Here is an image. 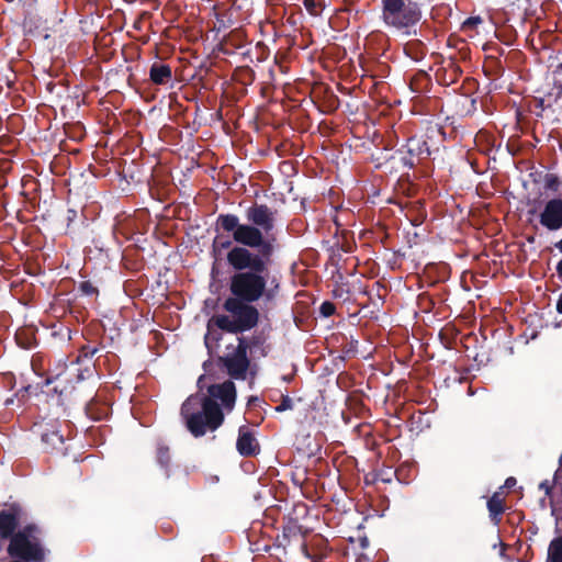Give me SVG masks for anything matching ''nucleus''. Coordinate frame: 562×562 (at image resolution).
<instances>
[{
  "label": "nucleus",
  "instance_id": "e433bc0d",
  "mask_svg": "<svg viewBox=\"0 0 562 562\" xmlns=\"http://www.w3.org/2000/svg\"><path fill=\"white\" fill-rule=\"evenodd\" d=\"M558 278L562 281V259L558 261L555 266Z\"/></svg>",
  "mask_w": 562,
  "mask_h": 562
},
{
  "label": "nucleus",
  "instance_id": "c9c22d12",
  "mask_svg": "<svg viewBox=\"0 0 562 562\" xmlns=\"http://www.w3.org/2000/svg\"><path fill=\"white\" fill-rule=\"evenodd\" d=\"M517 481L514 476H509L505 480L504 486L507 488H512L516 485Z\"/></svg>",
  "mask_w": 562,
  "mask_h": 562
},
{
  "label": "nucleus",
  "instance_id": "49530a36",
  "mask_svg": "<svg viewBox=\"0 0 562 562\" xmlns=\"http://www.w3.org/2000/svg\"><path fill=\"white\" fill-rule=\"evenodd\" d=\"M527 241L528 243H533L535 241V237L533 236H528L527 237Z\"/></svg>",
  "mask_w": 562,
  "mask_h": 562
},
{
  "label": "nucleus",
  "instance_id": "f8f14e48",
  "mask_svg": "<svg viewBox=\"0 0 562 562\" xmlns=\"http://www.w3.org/2000/svg\"><path fill=\"white\" fill-rule=\"evenodd\" d=\"M236 449L243 457H255L260 452V446L256 437L245 426L239 428Z\"/></svg>",
  "mask_w": 562,
  "mask_h": 562
},
{
  "label": "nucleus",
  "instance_id": "c756f323",
  "mask_svg": "<svg viewBox=\"0 0 562 562\" xmlns=\"http://www.w3.org/2000/svg\"><path fill=\"white\" fill-rule=\"evenodd\" d=\"M482 22H483V19L479 15L470 16L464 21L463 27L464 29H474L476 25L481 24Z\"/></svg>",
  "mask_w": 562,
  "mask_h": 562
},
{
  "label": "nucleus",
  "instance_id": "1a4fd4ad",
  "mask_svg": "<svg viewBox=\"0 0 562 562\" xmlns=\"http://www.w3.org/2000/svg\"><path fill=\"white\" fill-rule=\"evenodd\" d=\"M248 342L246 338H238V345L232 353L220 357L218 361L226 369L227 374L234 380H245L250 367L248 358Z\"/></svg>",
  "mask_w": 562,
  "mask_h": 562
},
{
  "label": "nucleus",
  "instance_id": "a18cd8bd",
  "mask_svg": "<svg viewBox=\"0 0 562 562\" xmlns=\"http://www.w3.org/2000/svg\"><path fill=\"white\" fill-rule=\"evenodd\" d=\"M367 544H368L367 538L362 539L361 540V546L364 548Z\"/></svg>",
  "mask_w": 562,
  "mask_h": 562
},
{
  "label": "nucleus",
  "instance_id": "393cba45",
  "mask_svg": "<svg viewBox=\"0 0 562 562\" xmlns=\"http://www.w3.org/2000/svg\"><path fill=\"white\" fill-rule=\"evenodd\" d=\"M303 4L311 15H318L319 3L316 0H303Z\"/></svg>",
  "mask_w": 562,
  "mask_h": 562
},
{
  "label": "nucleus",
  "instance_id": "423d86ee",
  "mask_svg": "<svg viewBox=\"0 0 562 562\" xmlns=\"http://www.w3.org/2000/svg\"><path fill=\"white\" fill-rule=\"evenodd\" d=\"M533 102L537 116H543L544 112L555 116L562 115V63L553 70L552 87L542 95L536 97Z\"/></svg>",
  "mask_w": 562,
  "mask_h": 562
},
{
  "label": "nucleus",
  "instance_id": "4be33fe9",
  "mask_svg": "<svg viewBox=\"0 0 562 562\" xmlns=\"http://www.w3.org/2000/svg\"><path fill=\"white\" fill-rule=\"evenodd\" d=\"M78 291L81 295L87 297H93L94 300L99 296V289L91 281H81L78 284Z\"/></svg>",
  "mask_w": 562,
  "mask_h": 562
},
{
  "label": "nucleus",
  "instance_id": "72a5a7b5",
  "mask_svg": "<svg viewBox=\"0 0 562 562\" xmlns=\"http://www.w3.org/2000/svg\"><path fill=\"white\" fill-rule=\"evenodd\" d=\"M3 380H4V382L7 383V385L10 389L14 387V385H15V376H14L13 373H11V372L4 373L3 374Z\"/></svg>",
  "mask_w": 562,
  "mask_h": 562
},
{
  "label": "nucleus",
  "instance_id": "0eeeda50",
  "mask_svg": "<svg viewBox=\"0 0 562 562\" xmlns=\"http://www.w3.org/2000/svg\"><path fill=\"white\" fill-rule=\"evenodd\" d=\"M431 155L428 142L423 136L413 135L406 143L395 150L391 159H398L404 169H414Z\"/></svg>",
  "mask_w": 562,
  "mask_h": 562
},
{
  "label": "nucleus",
  "instance_id": "79ce46f5",
  "mask_svg": "<svg viewBox=\"0 0 562 562\" xmlns=\"http://www.w3.org/2000/svg\"><path fill=\"white\" fill-rule=\"evenodd\" d=\"M14 397H16L15 395L11 396V397H8L5 401H4V406H10L13 404L14 402Z\"/></svg>",
  "mask_w": 562,
  "mask_h": 562
},
{
  "label": "nucleus",
  "instance_id": "7c9ffc66",
  "mask_svg": "<svg viewBox=\"0 0 562 562\" xmlns=\"http://www.w3.org/2000/svg\"><path fill=\"white\" fill-rule=\"evenodd\" d=\"M419 81H429V77L425 71H420L414 77L413 81L411 82V87L413 90L419 91V88H414V85L418 83Z\"/></svg>",
  "mask_w": 562,
  "mask_h": 562
},
{
  "label": "nucleus",
  "instance_id": "f704fd0d",
  "mask_svg": "<svg viewBox=\"0 0 562 562\" xmlns=\"http://www.w3.org/2000/svg\"><path fill=\"white\" fill-rule=\"evenodd\" d=\"M539 488L540 490H543L546 495H550L551 494V491H552V485L550 484V482L548 480H544L542 481L540 484H539Z\"/></svg>",
  "mask_w": 562,
  "mask_h": 562
},
{
  "label": "nucleus",
  "instance_id": "a19ab883",
  "mask_svg": "<svg viewBox=\"0 0 562 562\" xmlns=\"http://www.w3.org/2000/svg\"><path fill=\"white\" fill-rule=\"evenodd\" d=\"M341 249L345 251V252H351L352 251V245L350 243H346L341 246Z\"/></svg>",
  "mask_w": 562,
  "mask_h": 562
},
{
  "label": "nucleus",
  "instance_id": "6ab92c4d",
  "mask_svg": "<svg viewBox=\"0 0 562 562\" xmlns=\"http://www.w3.org/2000/svg\"><path fill=\"white\" fill-rule=\"evenodd\" d=\"M156 459L158 464L168 471L171 461L169 447L164 443H159L156 450Z\"/></svg>",
  "mask_w": 562,
  "mask_h": 562
},
{
  "label": "nucleus",
  "instance_id": "20e7f679",
  "mask_svg": "<svg viewBox=\"0 0 562 562\" xmlns=\"http://www.w3.org/2000/svg\"><path fill=\"white\" fill-rule=\"evenodd\" d=\"M380 18L387 30L415 36L423 19V3L419 0H381Z\"/></svg>",
  "mask_w": 562,
  "mask_h": 562
},
{
  "label": "nucleus",
  "instance_id": "473e14b6",
  "mask_svg": "<svg viewBox=\"0 0 562 562\" xmlns=\"http://www.w3.org/2000/svg\"><path fill=\"white\" fill-rule=\"evenodd\" d=\"M98 351L97 347H91L89 345L83 346L80 350L81 355L86 358L92 357Z\"/></svg>",
  "mask_w": 562,
  "mask_h": 562
},
{
  "label": "nucleus",
  "instance_id": "09e8293b",
  "mask_svg": "<svg viewBox=\"0 0 562 562\" xmlns=\"http://www.w3.org/2000/svg\"><path fill=\"white\" fill-rule=\"evenodd\" d=\"M92 402L93 400H91V402L87 404V409H90Z\"/></svg>",
  "mask_w": 562,
  "mask_h": 562
},
{
  "label": "nucleus",
  "instance_id": "ea45409f",
  "mask_svg": "<svg viewBox=\"0 0 562 562\" xmlns=\"http://www.w3.org/2000/svg\"><path fill=\"white\" fill-rule=\"evenodd\" d=\"M55 13V19L57 20L56 22H54L53 26L50 27L52 31H56V24H60L63 22V19L61 18H58V12L55 10L54 11Z\"/></svg>",
  "mask_w": 562,
  "mask_h": 562
},
{
  "label": "nucleus",
  "instance_id": "c85d7f7f",
  "mask_svg": "<svg viewBox=\"0 0 562 562\" xmlns=\"http://www.w3.org/2000/svg\"><path fill=\"white\" fill-rule=\"evenodd\" d=\"M33 386L31 384L24 385L19 390L15 396H18L21 402H25L29 398Z\"/></svg>",
  "mask_w": 562,
  "mask_h": 562
},
{
  "label": "nucleus",
  "instance_id": "aec40b11",
  "mask_svg": "<svg viewBox=\"0 0 562 562\" xmlns=\"http://www.w3.org/2000/svg\"><path fill=\"white\" fill-rule=\"evenodd\" d=\"M562 181L555 173L548 172L543 178V187L547 191L558 193L561 189Z\"/></svg>",
  "mask_w": 562,
  "mask_h": 562
},
{
  "label": "nucleus",
  "instance_id": "dca6fc26",
  "mask_svg": "<svg viewBox=\"0 0 562 562\" xmlns=\"http://www.w3.org/2000/svg\"><path fill=\"white\" fill-rule=\"evenodd\" d=\"M15 341L18 346L23 349H33L37 345L35 330L30 327L18 329L15 333Z\"/></svg>",
  "mask_w": 562,
  "mask_h": 562
},
{
  "label": "nucleus",
  "instance_id": "6e6552de",
  "mask_svg": "<svg viewBox=\"0 0 562 562\" xmlns=\"http://www.w3.org/2000/svg\"><path fill=\"white\" fill-rule=\"evenodd\" d=\"M535 214L539 226L547 233L562 231V196H553L543 201L539 210H529Z\"/></svg>",
  "mask_w": 562,
  "mask_h": 562
},
{
  "label": "nucleus",
  "instance_id": "b1692460",
  "mask_svg": "<svg viewBox=\"0 0 562 562\" xmlns=\"http://www.w3.org/2000/svg\"><path fill=\"white\" fill-rule=\"evenodd\" d=\"M336 306L330 301H324L319 306V313L323 317H330L335 314Z\"/></svg>",
  "mask_w": 562,
  "mask_h": 562
},
{
  "label": "nucleus",
  "instance_id": "9d476101",
  "mask_svg": "<svg viewBox=\"0 0 562 562\" xmlns=\"http://www.w3.org/2000/svg\"><path fill=\"white\" fill-rule=\"evenodd\" d=\"M207 397L215 402L220 400L222 406L227 411H232L236 401V387L233 381L227 380L221 384H211L207 387Z\"/></svg>",
  "mask_w": 562,
  "mask_h": 562
},
{
  "label": "nucleus",
  "instance_id": "4468645a",
  "mask_svg": "<svg viewBox=\"0 0 562 562\" xmlns=\"http://www.w3.org/2000/svg\"><path fill=\"white\" fill-rule=\"evenodd\" d=\"M403 52L412 60L420 61L427 55L428 49H427L426 44L423 41H420L418 38H413V40L407 41L403 45Z\"/></svg>",
  "mask_w": 562,
  "mask_h": 562
},
{
  "label": "nucleus",
  "instance_id": "cd10ccee",
  "mask_svg": "<svg viewBox=\"0 0 562 562\" xmlns=\"http://www.w3.org/2000/svg\"><path fill=\"white\" fill-rule=\"evenodd\" d=\"M78 217V212L74 209H67L64 221L66 222V228H69L71 223H74Z\"/></svg>",
  "mask_w": 562,
  "mask_h": 562
},
{
  "label": "nucleus",
  "instance_id": "412c9836",
  "mask_svg": "<svg viewBox=\"0 0 562 562\" xmlns=\"http://www.w3.org/2000/svg\"><path fill=\"white\" fill-rule=\"evenodd\" d=\"M445 76H448L449 83H453L462 75L461 67L453 59H449L447 66L443 68Z\"/></svg>",
  "mask_w": 562,
  "mask_h": 562
},
{
  "label": "nucleus",
  "instance_id": "37998d69",
  "mask_svg": "<svg viewBox=\"0 0 562 562\" xmlns=\"http://www.w3.org/2000/svg\"><path fill=\"white\" fill-rule=\"evenodd\" d=\"M259 398L257 396H251L248 401V405H254L256 402H258Z\"/></svg>",
  "mask_w": 562,
  "mask_h": 562
},
{
  "label": "nucleus",
  "instance_id": "de8ad7c7",
  "mask_svg": "<svg viewBox=\"0 0 562 562\" xmlns=\"http://www.w3.org/2000/svg\"><path fill=\"white\" fill-rule=\"evenodd\" d=\"M53 382V380L50 378H47L46 381H45V384L48 385Z\"/></svg>",
  "mask_w": 562,
  "mask_h": 562
},
{
  "label": "nucleus",
  "instance_id": "5701e85b",
  "mask_svg": "<svg viewBox=\"0 0 562 562\" xmlns=\"http://www.w3.org/2000/svg\"><path fill=\"white\" fill-rule=\"evenodd\" d=\"M293 407H294L293 400L286 394H281L280 404L274 409L278 413H282L285 411H291V409H293Z\"/></svg>",
  "mask_w": 562,
  "mask_h": 562
},
{
  "label": "nucleus",
  "instance_id": "2f4dec72",
  "mask_svg": "<svg viewBox=\"0 0 562 562\" xmlns=\"http://www.w3.org/2000/svg\"><path fill=\"white\" fill-rule=\"evenodd\" d=\"M300 531V527L296 525L288 526L283 528V538H289L290 536H295Z\"/></svg>",
  "mask_w": 562,
  "mask_h": 562
},
{
  "label": "nucleus",
  "instance_id": "f3484780",
  "mask_svg": "<svg viewBox=\"0 0 562 562\" xmlns=\"http://www.w3.org/2000/svg\"><path fill=\"white\" fill-rule=\"evenodd\" d=\"M487 509L490 516L496 522L499 521V516L505 512L504 498L501 497L499 492H495L487 501Z\"/></svg>",
  "mask_w": 562,
  "mask_h": 562
},
{
  "label": "nucleus",
  "instance_id": "ddd939ff",
  "mask_svg": "<svg viewBox=\"0 0 562 562\" xmlns=\"http://www.w3.org/2000/svg\"><path fill=\"white\" fill-rule=\"evenodd\" d=\"M149 79L155 85H167L172 80L171 67L167 64L154 63L149 69Z\"/></svg>",
  "mask_w": 562,
  "mask_h": 562
},
{
  "label": "nucleus",
  "instance_id": "4c0bfd02",
  "mask_svg": "<svg viewBox=\"0 0 562 562\" xmlns=\"http://www.w3.org/2000/svg\"><path fill=\"white\" fill-rule=\"evenodd\" d=\"M261 344V338L259 336H254L251 339H250V342L248 344L249 347L251 346H258Z\"/></svg>",
  "mask_w": 562,
  "mask_h": 562
},
{
  "label": "nucleus",
  "instance_id": "9b49d317",
  "mask_svg": "<svg viewBox=\"0 0 562 562\" xmlns=\"http://www.w3.org/2000/svg\"><path fill=\"white\" fill-rule=\"evenodd\" d=\"M19 527V508L12 506L10 509L0 510V539L11 540Z\"/></svg>",
  "mask_w": 562,
  "mask_h": 562
},
{
  "label": "nucleus",
  "instance_id": "7ed1b4c3",
  "mask_svg": "<svg viewBox=\"0 0 562 562\" xmlns=\"http://www.w3.org/2000/svg\"><path fill=\"white\" fill-rule=\"evenodd\" d=\"M180 415L188 431L195 438L215 431L225 419L221 405L201 393L190 395L182 403Z\"/></svg>",
  "mask_w": 562,
  "mask_h": 562
},
{
  "label": "nucleus",
  "instance_id": "c03bdc74",
  "mask_svg": "<svg viewBox=\"0 0 562 562\" xmlns=\"http://www.w3.org/2000/svg\"><path fill=\"white\" fill-rule=\"evenodd\" d=\"M302 549H303V551H304V553H305V555H306V557L312 558V559H315V557H312V555L308 553V550H307L306 544H303V546H302Z\"/></svg>",
  "mask_w": 562,
  "mask_h": 562
},
{
  "label": "nucleus",
  "instance_id": "39448f33",
  "mask_svg": "<svg viewBox=\"0 0 562 562\" xmlns=\"http://www.w3.org/2000/svg\"><path fill=\"white\" fill-rule=\"evenodd\" d=\"M12 559L31 562H44L46 550L44 548L41 529L35 524H30L15 532L7 548Z\"/></svg>",
  "mask_w": 562,
  "mask_h": 562
},
{
  "label": "nucleus",
  "instance_id": "f257e3e1",
  "mask_svg": "<svg viewBox=\"0 0 562 562\" xmlns=\"http://www.w3.org/2000/svg\"><path fill=\"white\" fill-rule=\"evenodd\" d=\"M276 241H271L255 252H238L244 259L236 262L229 257L233 274L229 277V296L224 301L223 308L229 313L213 317L214 324L229 334H241L255 328L260 319L259 310L254 303L276 299L279 283L271 278V265L276 254Z\"/></svg>",
  "mask_w": 562,
  "mask_h": 562
},
{
  "label": "nucleus",
  "instance_id": "2eb2a0df",
  "mask_svg": "<svg viewBox=\"0 0 562 562\" xmlns=\"http://www.w3.org/2000/svg\"><path fill=\"white\" fill-rule=\"evenodd\" d=\"M41 440L46 452L59 451L64 446V436L55 429L43 431Z\"/></svg>",
  "mask_w": 562,
  "mask_h": 562
},
{
  "label": "nucleus",
  "instance_id": "58836bf2",
  "mask_svg": "<svg viewBox=\"0 0 562 562\" xmlns=\"http://www.w3.org/2000/svg\"><path fill=\"white\" fill-rule=\"evenodd\" d=\"M555 310L559 314H562V293L558 297Z\"/></svg>",
  "mask_w": 562,
  "mask_h": 562
},
{
  "label": "nucleus",
  "instance_id": "bb28decb",
  "mask_svg": "<svg viewBox=\"0 0 562 562\" xmlns=\"http://www.w3.org/2000/svg\"><path fill=\"white\" fill-rule=\"evenodd\" d=\"M69 306H70L69 300L58 297V299H56L55 303L52 305V311L54 313H57L58 308L60 307V308H63V313L60 316H63L66 313V307H69Z\"/></svg>",
  "mask_w": 562,
  "mask_h": 562
},
{
  "label": "nucleus",
  "instance_id": "a878e982",
  "mask_svg": "<svg viewBox=\"0 0 562 562\" xmlns=\"http://www.w3.org/2000/svg\"><path fill=\"white\" fill-rule=\"evenodd\" d=\"M240 72L243 74L241 82L245 85H250L255 80V71L246 66L240 69Z\"/></svg>",
  "mask_w": 562,
  "mask_h": 562
},
{
  "label": "nucleus",
  "instance_id": "f03ea898",
  "mask_svg": "<svg viewBox=\"0 0 562 562\" xmlns=\"http://www.w3.org/2000/svg\"><path fill=\"white\" fill-rule=\"evenodd\" d=\"M278 211L265 203L254 202L245 210L246 223H241L237 214L220 213L214 223L215 237L211 244V256L221 260L227 250L226 261L229 257L236 262L244 259L237 252H255L277 238L271 234L276 228Z\"/></svg>",
  "mask_w": 562,
  "mask_h": 562
},
{
  "label": "nucleus",
  "instance_id": "a211bd4d",
  "mask_svg": "<svg viewBox=\"0 0 562 562\" xmlns=\"http://www.w3.org/2000/svg\"><path fill=\"white\" fill-rule=\"evenodd\" d=\"M549 562H562V536L553 538L548 548Z\"/></svg>",
  "mask_w": 562,
  "mask_h": 562
}]
</instances>
